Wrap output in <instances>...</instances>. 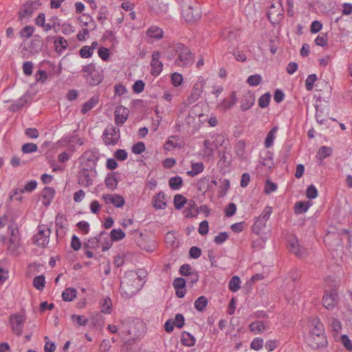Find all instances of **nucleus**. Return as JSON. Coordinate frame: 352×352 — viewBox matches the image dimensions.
Returning <instances> with one entry per match:
<instances>
[{
  "label": "nucleus",
  "mask_w": 352,
  "mask_h": 352,
  "mask_svg": "<svg viewBox=\"0 0 352 352\" xmlns=\"http://www.w3.org/2000/svg\"><path fill=\"white\" fill-rule=\"evenodd\" d=\"M161 53L159 51H154L152 54V60L151 62V74L153 76H158L163 69V64L160 60Z\"/></svg>",
  "instance_id": "2eb2a0df"
},
{
  "label": "nucleus",
  "mask_w": 352,
  "mask_h": 352,
  "mask_svg": "<svg viewBox=\"0 0 352 352\" xmlns=\"http://www.w3.org/2000/svg\"><path fill=\"white\" fill-rule=\"evenodd\" d=\"M186 285V280L183 278H176L173 280V285L175 289H183L185 288Z\"/></svg>",
  "instance_id": "69168bd1"
},
{
  "label": "nucleus",
  "mask_w": 352,
  "mask_h": 352,
  "mask_svg": "<svg viewBox=\"0 0 352 352\" xmlns=\"http://www.w3.org/2000/svg\"><path fill=\"white\" fill-rule=\"evenodd\" d=\"M45 345L44 346L45 352H54L56 349V344L54 342H50L49 338L45 336L44 338Z\"/></svg>",
  "instance_id": "774afa93"
},
{
  "label": "nucleus",
  "mask_w": 352,
  "mask_h": 352,
  "mask_svg": "<svg viewBox=\"0 0 352 352\" xmlns=\"http://www.w3.org/2000/svg\"><path fill=\"white\" fill-rule=\"evenodd\" d=\"M111 300L109 298H105L100 302L101 312L104 314H110L111 311Z\"/></svg>",
  "instance_id": "c03bdc74"
},
{
  "label": "nucleus",
  "mask_w": 352,
  "mask_h": 352,
  "mask_svg": "<svg viewBox=\"0 0 352 352\" xmlns=\"http://www.w3.org/2000/svg\"><path fill=\"white\" fill-rule=\"evenodd\" d=\"M9 321L12 331L18 336H21L25 322L24 316L20 314L11 315Z\"/></svg>",
  "instance_id": "ddd939ff"
},
{
  "label": "nucleus",
  "mask_w": 352,
  "mask_h": 352,
  "mask_svg": "<svg viewBox=\"0 0 352 352\" xmlns=\"http://www.w3.org/2000/svg\"><path fill=\"white\" fill-rule=\"evenodd\" d=\"M261 81L262 77L259 74L251 75L247 79V83L252 87L258 85Z\"/></svg>",
  "instance_id": "3c124183"
},
{
  "label": "nucleus",
  "mask_w": 352,
  "mask_h": 352,
  "mask_svg": "<svg viewBox=\"0 0 352 352\" xmlns=\"http://www.w3.org/2000/svg\"><path fill=\"white\" fill-rule=\"evenodd\" d=\"M272 212V208L270 206H266L261 214L259 217H256L254 223L252 226V231L258 234L265 227L266 222L269 219Z\"/></svg>",
  "instance_id": "1a4fd4ad"
},
{
  "label": "nucleus",
  "mask_w": 352,
  "mask_h": 352,
  "mask_svg": "<svg viewBox=\"0 0 352 352\" xmlns=\"http://www.w3.org/2000/svg\"><path fill=\"white\" fill-rule=\"evenodd\" d=\"M85 80L91 86H96L102 81L103 75L101 71L96 69L90 74V76H87Z\"/></svg>",
  "instance_id": "a878e982"
},
{
  "label": "nucleus",
  "mask_w": 352,
  "mask_h": 352,
  "mask_svg": "<svg viewBox=\"0 0 352 352\" xmlns=\"http://www.w3.org/2000/svg\"><path fill=\"white\" fill-rule=\"evenodd\" d=\"M40 5L38 1L26 2L23 4L19 11V20L21 23L28 22L34 12L38 9Z\"/></svg>",
  "instance_id": "0eeeda50"
},
{
  "label": "nucleus",
  "mask_w": 352,
  "mask_h": 352,
  "mask_svg": "<svg viewBox=\"0 0 352 352\" xmlns=\"http://www.w3.org/2000/svg\"><path fill=\"white\" fill-rule=\"evenodd\" d=\"M330 327L331 331L336 333H339L342 329V324L340 321L336 318H331L330 321Z\"/></svg>",
  "instance_id": "13d9d810"
},
{
  "label": "nucleus",
  "mask_w": 352,
  "mask_h": 352,
  "mask_svg": "<svg viewBox=\"0 0 352 352\" xmlns=\"http://www.w3.org/2000/svg\"><path fill=\"white\" fill-rule=\"evenodd\" d=\"M36 182L31 180L28 182L23 188H16L14 191V195H17L19 192L23 193L25 192H32L36 188Z\"/></svg>",
  "instance_id": "58836bf2"
},
{
  "label": "nucleus",
  "mask_w": 352,
  "mask_h": 352,
  "mask_svg": "<svg viewBox=\"0 0 352 352\" xmlns=\"http://www.w3.org/2000/svg\"><path fill=\"white\" fill-rule=\"evenodd\" d=\"M45 279L43 275L36 276L33 280V285L38 290L42 291L45 287Z\"/></svg>",
  "instance_id": "de8ad7c7"
},
{
  "label": "nucleus",
  "mask_w": 352,
  "mask_h": 352,
  "mask_svg": "<svg viewBox=\"0 0 352 352\" xmlns=\"http://www.w3.org/2000/svg\"><path fill=\"white\" fill-rule=\"evenodd\" d=\"M265 329V325L261 321L253 322L250 325V330L254 333L263 331Z\"/></svg>",
  "instance_id": "09e8293b"
},
{
  "label": "nucleus",
  "mask_w": 352,
  "mask_h": 352,
  "mask_svg": "<svg viewBox=\"0 0 352 352\" xmlns=\"http://www.w3.org/2000/svg\"><path fill=\"white\" fill-rule=\"evenodd\" d=\"M72 319L73 322H76L80 326H85L88 323V319L83 316L74 314L72 316Z\"/></svg>",
  "instance_id": "052dcab7"
},
{
  "label": "nucleus",
  "mask_w": 352,
  "mask_h": 352,
  "mask_svg": "<svg viewBox=\"0 0 352 352\" xmlns=\"http://www.w3.org/2000/svg\"><path fill=\"white\" fill-rule=\"evenodd\" d=\"M148 37L155 40H160L164 37V31L157 25H151L146 32Z\"/></svg>",
  "instance_id": "b1692460"
},
{
  "label": "nucleus",
  "mask_w": 352,
  "mask_h": 352,
  "mask_svg": "<svg viewBox=\"0 0 352 352\" xmlns=\"http://www.w3.org/2000/svg\"><path fill=\"white\" fill-rule=\"evenodd\" d=\"M165 194L164 192L160 191L157 195L153 196L152 199L153 206L156 210L165 209L166 207V202L164 201Z\"/></svg>",
  "instance_id": "5701e85b"
},
{
  "label": "nucleus",
  "mask_w": 352,
  "mask_h": 352,
  "mask_svg": "<svg viewBox=\"0 0 352 352\" xmlns=\"http://www.w3.org/2000/svg\"><path fill=\"white\" fill-rule=\"evenodd\" d=\"M316 118L318 123L320 124H324L325 126H327V122L331 120V119L327 115L323 113L322 110H320L318 108H316Z\"/></svg>",
  "instance_id": "a19ab883"
},
{
  "label": "nucleus",
  "mask_w": 352,
  "mask_h": 352,
  "mask_svg": "<svg viewBox=\"0 0 352 352\" xmlns=\"http://www.w3.org/2000/svg\"><path fill=\"white\" fill-rule=\"evenodd\" d=\"M8 230L10 234L8 250L12 254H15L21 245L19 230L16 223H12L8 226Z\"/></svg>",
  "instance_id": "39448f33"
},
{
  "label": "nucleus",
  "mask_w": 352,
  "mask_h": 352,
  "mask_svg": "<svg viewBox=\"0 0 352 352\" xmlns=\"http://www.w3.org/2000/svg\"><path fill=\"white\" fill-rule=\"evenodd\" d=\"M84 157L87 162L85 164H83L82 166L89 168H96V166L98 160V156H97L94 152H86Z\"/></svg>",
  "instance_id": "bb28decb"
},
{
  "label": "nucleus",
  "mask_w": 352,
  "mask_h": 352,
  "mask_svg": "<svg viewBox=\"0 0 352 352\" xmlns=\"http://www.w3.org/2000/svg\"><path fill=\"white\" fill-rule=\"evenodd\" d=\"M35 31V28L32 25H26L19 32L20 37L23 40L30 38Z\"/></svg>",
  "instance_id": "72a5a7b5"
},
{
  "label": "nucleus",
  "mask_w": 352,
  "mask_h": 352,
  "mask_svg": "<svg viewBox=\"0 0 352 352\" xmlns=\"http://www.w3.org/2000/svg\"><path fill=\"white\" fill-rule=\"evenodd\" d=\"M175 50L177 54V58L175 60V65L179 67H187L192 63V55L190 49L182 43H174L173 47L170 49Z\"/></svg>",
  "instance_id": "20e7f679"
},
{
  "label": "nucleus",
  "mask_w": 352,
  "mask_h": 352,
  "mask_svg": "<svg viewBox=\"0 0 352 352\" xmlns=\"http://www.w3.org/2000/svg\"><path fill=\"white\" fill-rule=\"evenodd\" d=\"M99 102V97L98 96H94L89 100L85 102L80 110L82 114H86L90 110H91Z\"/></svg>",
  "instance_id": "c85d7f7f"
},
{
  "label": "nucleus",
  "mask_w": 352,
  "mask_h": 352,
  "mask_svg": "<svg viewBox=\"0 0 352 352\" xmlns=\"http://www.w3.org/2000/svg\"><path fill=\"white\" fill-rule=\"evenodd\" d=\"M203 92V84L201 82H197L193 85L190 95L188 97V103L191 104L197 101Z\"/></svg>",
  "instance_id": "412c9836"
},
{
  "label": "nucleus",
  "mask_w": 352,
  "mask_h": 352,
  "mask_svg": "<svg viewBox=\"0 0 352 352\" xmlns=\"http://www.w3.org/2000/svg\"><path fill=\"white\" fill-rule=\"evenodd\" d=\"M338 304V294L336 289L326 291L322 298V305L327 309H333Z\"/></svg>",
  "instance_id": "f8f14e48"
},
{
  "label": "nucleus",
  "mask_w": 352,
  "mask_h": 352,
  "mask_svg": "<svg viewBox=\"0 0 352 352\" xmlns=\"http://www.w3.org/2000/svg\"><path fill=\"white\" fill-rule=\"evenodd\" d=\"M230 180L228 179H223L222 184L220 186L219 196L224 197L227 194L228 190L230 188Z\"/></svg>",
  "instance_id": "680f3d73"
},
{
  "label": "nucleus",
  "mask_w": 352,
  "mask_h": 352,
  "mask_svg": "<svg viewBox=\"0 0 352 352\" xmlns=\"http://www.w3.org/2000/svg\"><path fill=\"white\" fill-rule=\"evenodd\" d=\"M254 101L255 99L253 94L250 91L246 92L241 98V110L245 111L250 109L254 104Z\"/></svg>",
  "instance_id": "4be33fe9"
},
{
  "label": "nucleus",
  "mask_w": 352,
  "mask_h": 352,
  "mask_svg": "<svg viewBox=\"0 0 352 352\" xmlns=\"http://www.w3.org/2000/svg\"><path fill=\"white\" fill-rule=\"evenodd\" d=\"M111 238L113 241H117L124 238L125 234L120 229H113L110 233Z\"/></svg>",
  "instance_id": "8fccbe9b"
},
{
  "label": "nucleus",
  "mask_w": 352,
  "mask_h": 352,
  "mask_svg": "<svg viewBox=\"0 0 352 352\" xmlns=\"http://www.w3.org/2000/svg\"><path fill=\"white\" fill-rule=\"evenodd\" d=\"M208 305L207 298L202 296L199 297L195 302V308L199 311H202Z\"/></svg>",
  "instance_id": "49530a36"
},
{
  "label": "nucleus",
  "mask_w": 352,
  "mask_h": 352,
  "mask_svg": "<svg viewBox=\"0 0 352 352\" xmlns=\"http://www.w3.org/2000/svg\"><path fill=\"white\" fill-rule=\"evenodd\" d=\"M120 138V129L113 125L108 126L102 133V140L107 146L117 144Z\"/></svg>",
  "instance_id": "6e6552de"
},
{
  "label": "nucleus",
  "mask_w": 352,
  "mask_h": 352,
  "mask_svg": "<svg viewBox=\"0 0 352 352\" xmlns=\"http://www.w3.org/2000/svg\"><path fill=\"white\" fill-rule=\"evenodd\" d=\"M182 18L187 23H194L201 17V10L197 0H178Z\"/></svg>",
  "instance_id": "7ed1b4c3"
},
{
  "label": "nucleus",
  "mask_w": 352,
  "mask_h": 352,
  "mask_svg": "<svg viewBox=\"0 0 352 352\" xmlns=\"http://www.w3.org/2000/svg\"><path fill=\"white\" fill-rule=\"evenodd\" d=\"M184 144L182 140L178 135H173L168 138L164 144V148L167 151H171L175 148H182Z\"/></svg>",
  "instance_id": "6ab92c4d"
},
{
  "label": "nucleus",
  "mask_w": 352,
  "mask_h": 352,
  "mask_svg": "<svg viewBox=\"0 0 352 352\" xmlns=\"http://www.w3.org/2000/svg\"><path fill=\"white\" fill-rule=\"evenodd\" d=\"M309 208V202L298 201L295 204L294 211L296 214H302L307 212Z\"/></svg>",
  "instance_id": "37998d69"
},
{
  "label": "nucleus",
  "mask_w": 352,
  "mask_h": 352,
  "mask_svg": "<svg viewBox=\"0 0 352 352\" xmlns=\"http://www.w3.org/2000/svg\"><path fill=\"white\" fill-rule=\"evenodd\" d=\"M237 102V98H236V94L235 91H232L231 93L230 98L224 99L221 104H219L218 107L223 110L226 111L230 108H232L234 105L236 104Z\"/></svg>",
  "instance_id": "393cba45"
},
{
  "label": "nucleus",
  "mask_w": 352,
  "mask_h": 352,
  "mask_svg": "<svg viewBox=\"0 0 352 352\" xmlns=\"http://www.w3.org/2000/svg\"><path fill=\"white\" fill-rule=\"evenodd\" d=\"M76 290L74 288H67L62 293L63 299L65 301L71 302L76 298Z\"/></svg>",
  "instance_id": "f704fd0d"
},
{
  "label": "nucleus",
  "mask_w": 352,
  "mask_h": 352,
  "mask_svg": "<svg viewBox=\"0 0 352 352\" xmlns=\"http://www.w3.org/2000/svg\"><path fill=\"white\" fill-rule=\"evenodd\" d=\"M276 131V127H274L267 135V137L265 140V146L266 148H270L272 146L275 135L274 133Z\"/></svg>",
  "instance_id": "864d4df0"
},
{
  "label": "nucleus",
  "mask_w": 352,
  "mask_h": 352,
  "mask_svg": "<svg viewBox=\"0 0 352 352\" xmlns=\"http://www.w3.org/2000/svg\"><path fill=\"white\" fill-rule=\"evenodd\" d=\"M192 169L187 172V175L190 177H195L204 170V166L202 162L193 163L191 165Z\"/></svg>",
  "instance_id": "4c0bfd02"
},
{
  "label": "nucleus",
  "mask_w": 352,
  "mask_h": 352,
  "mask_svg": "<svg viewBox=\"0 0 352 352\" xmlns=\"http://www.w3.org/2000/svg\"><path fill=\"white\" fill-rule=\"evenodd\" d=\"M142 287L140 275L134 271H129L120 281V290L122 296L131 298L134 296Z\"/></svg>",
  "instance_id": "f03ea898"
},
{
  "label": "nucleus",
  "mask_w": 352,
  "mask_h": 352,
  "mask_svg": "<svg viewBox=\"0 0 352 352\" xmlns=\"http://www.w3.org/2000/svg\"><path fill=\"white\" fill-rule=\"evenodd\" d=\"M332 150L331 148L323 146L318 150V155L320 160L330 156L331 155Z\"/></svg>",
  "instance_id": "5fc2aeb1"
},
{
  "label": "nucleus",
  "mask_w": 352,
  "mask_h": 352,
  "mask_svg": "<svg viewBox=\"0 0 352 352\" xmlns=\"http://www.w3.org/2000/svg\"><path fill=\"white\" fill-rule=\"evenodd\" d=\"M128 109L122 106L116 107L114 112L115 123L118 126L122 125L128 118Z\"/></svg>",
  "instance_id": "f3484780"
},
{
  "label": "nucleus",
  "mask_w": 352,
  "mask_h": 352,
  "mask_svg": "<svg viewBox=\"0 0 352 352\" xmlns=\"http://www.w3.org/2000/svg\"><path fill=\"white\" fill-rule=\"evenodd\" d=\"M54 195L55 190L53 188L45 187L43 189L42 195L43 199V204L45 206L47 207L50 204L52 200L53 199Z\"/></svg>",
  "instance_id": "cd10ccee"
},
{
  "label": "nucleus",
  "mask_w": 352,
  "mask_h": 352,
  "mask_svg": "<svg viewBox=\"0 0 352 352\" xmlns=\"http://www.w3.org/2000/svg\"><path fill=\"white\" fill-rule=\"evenodd\" d=\"M96 70V68L94 63H90L83 66L82 69V72H83V77L86 78L87 76H90V74H92Z\"/></svg>",
  "instance_id": "bf43d9fd"
},
{
  "label": "nucleus",
  "mask_w": 352,
  "mask_h": 352,
  "mask_svg": "<svg viewBox=\"0 0 352 352\" xmlns=\"http://www.w3.org/2000/svg\"><path fill=\"white\" fill-rule=\"evenodd\" d=\"M226 142V136L223 134H215L212 136L210 140L211 144L217 149L218 148L223 146Z\"/></svg>",
  "instance_id": "7c9ffc66"
},
{
  "label": "nucleus",
  "mask_w": 352,
  "mask_h": 352,
  "mask_svg": "<svg viewBox=\"0 0 352 352\" xmlns=\"http://www.w3.org/2000/svg\"><path fill=\"white\" fill-rule=\"evenodd\" d=\"M204 145V149H203V153L204 155L210 158H212L214 157V150L215 148L213 146L212 144L210 143V139H206L204 141L203 143Z\"/></svg>",
  "instance_id": "2f4dec72"
},
{
  "label": "nucleus",
  "mask_w": 352,
  "mask_h": 352,
  "mask_svg": "<svg viewBox=\"0 0 352 352\" xmlns=\"http://www.w3.org/2000/svg\"><path fill=\"white\" fill-rule=\"evenodd\" d=\"M196 340L195 337L190 333L183 331L181 336V342L186 346H192L195 345Z\"/></svg>",
  "instance_id": "c756f323"
},
{
  "label": "nucleus",
  "mask_w": 352,
  "mask_h": 352,
  "mask_svg": "<svg viewBox=\"0 0 352 352\" xmlns=\"http://www.w3.org/2000/svg\"><path fill=\"white\" fill-rule=\"evenodd\" d=\"M317 80L316 74H311L307 76L305 80V87L307 91H311L314 88V85Z\"/></svg>",
  "instance_id": "4d7b16f0"
},
{
  "label": "nucleus",
  "mask_w": 352,
  "mask_h": 352,
  "mask_svg": "<svg viewBox=\"0 0 352 352\" xmlns=\"http://www.w3.org/2000/svg\"><path fill=\"white\" fill-rule=\"evenodd\" d=\"M102 199L106 204H112L116 208H122L125 204L124 197L117 194H104Z\"/></svg>",
  "instance_id": "dca6fc26"
},
{
  "label": "nucleus",
  "mask_w": 352,
  "mask_h": 352,
  "mask_svg": "<svg viewBox=\"0 0 352 352\" xmlns=\"http://www.w3.org/2000/svg\"><path fill=\"white\" fill-rule=\"evenodd\" d=\"M187 203V199L180 195V194H177L174 197V205H175V208L177 209V210H180L182 209L185 204Z\"/></svg>",
  "instance_id": "a18cd8bd"
},
{
  "label": "nucleus",
  "mask_w": 352,
  "mask_h": 352,
  "mask_svg": "<svg viewBox=\"0 0 352 352\" xmlns=\"http://www.w3.org/2000/svg\"><path fill=\"white\" fill-rule=\"evenodd\" d=\"M38 150V146L34 143H26L22 146L21 151L23 153H32Z\"/></svg>",
  "instance_id": "6e6d98bb"
},
{
  "label": "nucleus",
  "mask_w": 352,
  "mask_h": 352,
  "mask_svg": "<svg viewBox=\"0 0 352 352\" xmlns=\"http://www.w3.org/2000/svg\"><path fill=\"white\" fill-rule=\"evenodd\" d=\"M170 0H150L149 8L155 14H162L167 12Z\"/></svg>",
  "instance_id": "4468645a"
},
{
  "label": "nucleus",
  "mask_w": 352,
  "mask_h": 352,
  "mask_svg": "<svg viewBox=\"0 0 352 352\" xmlns=\"http://www.w3.org/2000/svg\"><path fill=\"white\" fill-rule=\"evenodd\" d=\"M79 54L82 58H89L93 54L92 48L88 45L83 46L79 51Z\"/></svg>",
  "instance_id": "338daca9"
},
{
  "label": "nucleus",
  "mask_w": 352,
  "mask_h": 352,
  "mask_svg": "<svg viewBox=\"0 0 352 352\" xmlns=\"http://www.w3.org/2000/svg\"><path fill=\"white\" fill-rule=\"evenodd\" d=\"M96 175V168H89L83 166L78 175V183L79 185L85 187H89L93 185V179Z\"/></svg>",
  "instance_id": "423d86ee"
},
{
  "label": "nucleus",
  "mask_w": 352,
  "mask_h": 352,
  "mask_svg": "<svg viewBox=\"0 0 352 352\" xmlns=\"http://www.w3.org/2000/svg\"><path fill=\"white\" fill-rule=\"evenodd\" d=\"M310 331L306 338V342L313 349L325 348L328 342L324 334V327L318 318L309 322Z\"/></svg>",
  "instance_id": "f257e3e1"
},
{
  "label": "nucleus",
  "mask_w": 352,
  "mask_h": 352,
  "mask_svg": "<svg viewBox=\"0 0 352 352\" xmlns=\"http://www.w3.org/2000/svg\"><path fill=\"white\" fill-rule=\"evenodd\" d=\"M50 233V228L45 226H39L37 233L33 237V241L38 246L45 247L49 243Z\"/></svg>",
  "instance_id": "9d476101"
},
{
  "label": "nucleus",
  "mask_w": 352,
  "mask_h": 352,
  "mask_svg": "<svg viewBox=\"0 0 352 352\" xmlns=\"http://www.w3.org/2000/svg\"><path fill=\"white\" fill-rule=\"evenodd\" d=\"M55 50L61 53L63 50H65L68 46L67 41L62 36H58L54 41Z\"/></svg>",
  "instance_id": "473e14b6"
},
{
  "label": "nucleus",
  "mask_w": 352,
  "mask_h": 352,
  "mask_svg": "<svg viewBox=\"0 0 352 352\" xmlns=\"http://www.w3.org/2000/svg\"><path fill=\"white\" fill-rule=\"evenodd\" d=\"M66 218L64 214L58 213L55 219L56 234L58 236H63L65 234Z\"/></svg>",
  "instance_id": "aec40b11"
},
{
  "label": "nucleus",
  "mask_w": 352,
  "mask_h": 352,
  "mask_svg": "<svg viewBox=\"0 0 352 352\" xmlns=\"http://www.w3.org/2000/svg\"><path fill=\"white\" fill-rule=\"evenodd\" d=\"M168 185L172 190H179L183 185V179L180 176L173 177L169 179Z\"/></svg>",
  "instance_id": "c9c22d12"
},
{
  "label": "nucleus",
  "mask_w": 352,
  "mask_h": 352,
  "mask_svg": "<svg viewBox=\"0 0 352 352\" xmlns=\"http://www.w3.org/2000/svg\"><path fill=\"white\" fill-rule=\"evenodd\" d=\"M289 248L290 252L296 254L298 257L302 258L306 255V250L300 247L296 237H292L289 239Z\"/></svg>",
  "instance_id": "a211bd4d"
},
{
  "label": "nucleus",
  "mask_w": 352,
  "mask_h": 352,
  "mask_svg": "<svg viewBox=\"0 0 352 352\" xmlns=\"http://www.w3.org/2000/svg\"><path fill=\"white\" fill-rule=\"evenodd\" d=\"M271 99V95L269 92L262 95L258 99V106L261 108L268 107Z\"/></svg>",
  "instance_id": "603ef678"
},
{
  "label": "nucleus",
  "mask_w": 352,
  "mask_h": 352,
  "mask_svg": "<svg viewBox=\"0 0 352 352\" xmlns=\"http://www.w3.org/2000/svg\"><path fill=\"white\" fill-rule=\"evenodd\" d=\"M318 190L314 185H310L307 188L306 195L309 199H315L318 197Z\"/></svg>",
  "instance_id": "e2e57ef3"
},
{
  "label": "nucleus",
  "mask_w": 352,
  "mask_h": 352,
  "mask_svg": "<svg viewBox=\"0 0 352 352\" xmlns=\"http://www.w3.org/2000/svg\"><path fill=\"white\" fill-rule=\"evenodd\" d=\"M229 289L232 292H236L241 287V280L239 276L232 277L229 282Z\"/></svg>",
  "instance_id": "ea45409f"
},
{
  "label": "nucleus",
  "mask_w": 352,
  "mask_h": 352,
  "mask_svg": "<svg viewBox=\"0 0 352 352\" xmlns=\"http://www.w3.org/2000/svg\"><path fill=\"white\" fill-rule=\"evenodd\" d=\"M105 234L104 232H101L98 237H92L89 239L87 242L85 243L84 247L89 249H94L98 247L100 239L101 236Z\"/></svg>",
  "instance_id": "e433bc0d"
},
{
  "label": "nucleus",
  "mask_w": 352,
  "mask_h": 352,
  "mask_svg": "<svg viewBox=\"0 0 352 352\" xmlns=\"http://www.w3.org/2000/svg\"><path fill=\"white\" fill-rule=\"evenodd\" d=\"M283 12V9L281 2L279 0L276 1L270 6L267 12L269 20L273 23L278 22L282 18Z\"/></svg>",
  "instance_id": "9b49d317"
},
{
  "label": "nucleus",
  "mask_w": 352,
  "mask_h": 352,
  "mask_svg": "<svg viewBox=\"0 0 352 352\" xmlns=\"http://www.w3.org/2000/svg\"><path fill=\"white\" fill-rule=\"evenodd\" d=\"M145 144L142 142H138L132 146V152L135 154H141L145 151Z\"/></svg>",
  "instance_id": "0e129e2a"
},
{
  "label": "nucleus",
  "mask_w": 352,
  "mask_h": 352,
  "mask_svg": "<svg viewBox=\"0 0 352 352\" xmlns=\"http://www.w3.org/2000/svg\"><path fill=\"white\" fill-rule=\"evenodd\" d=\"M104 182L106 186L113 190L117 188L118 182L117 178L113 175H108L105 178Z\"/></svg>",
  "instance_id": "79ce46f5"
}]
</instances>
